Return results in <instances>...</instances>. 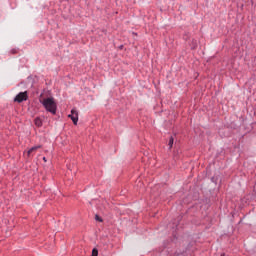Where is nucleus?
<instances>
[{"label": "nucleus", "instance_id": "nucleus-4", "mask_svg": "<svg viewBox=\"0 0 256 256\" xmlns=\"http://www.w3.org/2000/svg\"><path fill=\"white\" fill-rule=\"evenodd\" d=\"M34 123L36 127H43V120H41L39 117L35 118Z\"/></svg>", "mask_w": 256, "mask_h": 256}, {"label": "nucleus", "instance_id": "nucleus-2", "mask_svg": "<svg viewBox=\"0 0 256 256\" xmlns=\"http://www.w3.org/2000/svg\"><path fill=\"white\" fill-rule=\"evenodd\" d=\"M29 99V96L27 95V91L20 92L16 97L14 98V101L16 103H23V101H27Z\"/></svg>", "mask_w": 256, "mask_h": 256}, {"label": "nucleus", "instance_id": "nucleus-5", "mask_svg": "<svg viewBox=\"0 0 256 256\" xmlns=\"http://www.w3.org/2000/svg\"><path fill=\"white\" fill-rule=\"evenodd\" d=\"M37 149H41V145L34 146L30 150H28V152H27L28 156H30L32 153H35V151H37Z\"/></svg>", "mask_w": 256, "mask_h": 256}, {"label": "nucleus", "instance_id": "nucleus-7", "mask_svg": "<svg viewBox=\"0 0 256 256\" xmlns=\"http://www.w3.org/2000/svg\"><path fill=\"white\" fill-rule=\"evenodd\" d=\"M99 255V250H97V248H94L92 250V256H98Z\"/></svg>", "mask_w": 256, "mask_h": 256}, {"label": "nucleus", "instance_id": "nucleus-8", "mask_svg": "<svg viewBox=\"0 0 256 256\" xmlns=\"http://www.w3.org/2000/svg\"><path fill=\"white\" fill-rule=\"evenodd\" d=\"M96 221H99V223H103V219L99 217V215L95 216Z\"/></svg>", "mask_w": 256, "mask_h": 256}, {"label": "nucleus", "instance_id": "nucleus-6", "mask_svg": "<svg viewBox=\"0 0 256 256\" xmlns=\"http://www.w3.org/2000/svg\"><path fill=\"white\" fill-rule=\"evenodd\" d=\"M173 141H174L173 137H170L169 143H168L169 149H172V148H173Z\"/></svg>", "mask_w": 256, "mask_h": 256}, {"label": "nucleus", "instance_id": "nucleus-1", "mask_svg": "<svg viewBox=\"0 0 256 256\" xmlns=\"http://www.w3.org/2000/svg\"><path fill=\"white\" fill-rule=\"evenodd\" d=\"M40 102L42 103V105L46 109V111H48L49 113H52V115H55L57 113V103H55V99L44 98Z\"/></svg>", "mask_w": 256, "mask_h": 256}, {"label": "nucleus", "instance_id": "nucleus-9", "mask_svg": "<svg viewBox=\"0 0 256 256\" xmlns=\"http://www.w3.org/2000/svg\"><path fill=\"white\" fill-rule=\"evenodd\" d=\"M43 161H44L45 163H47V158H46V157H43Z\"/></svg>", "mask_w": 256, "mask_h": 256}, {"label": "nucleus", "instance_id": "nucleus-3", "mask_svg": "<svg viewBox=\"0 0 256 256\" xmlns=\"http://www.w3.org/2000/svg\"><path fill=\"white\" fill-rule=\"evenodd\" d=\"M68 117L73 121L74 125H77L79 121V113L75 109L71 110V114H69Z\"/></svg>", "mask_w": 256, "mask_h": 256}]
</instances>
